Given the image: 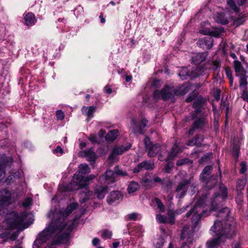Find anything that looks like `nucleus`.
<instances>
[{
	"label": "nucleus",
	"mask_w": 248,
	"mask_h": 248,
	"mask_svg": "<svg viewBox=\"0 0 248 248\" xmlns=\"http://www.w3.org/2000/svg\"><path fill=\"white\" fill-rule=\"evenodd\" d=\"M200 32L204 35H208L209 36L204 37L205 48L210 49L213 45V39L212 36L219 37L224 32L223 29L222 27L215 28L214 30L211 31L209 29L201 30Z\"/></svg>",
	"instance_id": "0eeeda50"
},
{
	"label": "nucleus",
	"mask_w": 248,
	"mask_h": 248,
	"mask_svg": "<svg viewBox=\"0 0 248 248\" xmlns=\"http://www.w3.org/2000/svg\"><path fill=\"white\" fill-rule=\"evenodd\" d=\"M152 180H153V187L155 186V183H160L161 184H163V180L158 177H156V176H155L154 175H153V177H152Z\"/></svg>",
	"instance_id": "603ef678"
},
{
	"label": "nucleus",
	"mask_w": 248,
	"mask_h": 248,
	"mask_svg": "<svg viewBox=\"0 0 248 248\" xmlns=\"http://www.w3.org/2000/svg\"><path fill=\"white\" fill-rule=\"evenodd\" d=\"M95 177L96 176L94 174L84 177L79 173H76L71 183V186L73 187L72 189H78L85 187L89 185V182Z\"/></svg>",
	"instance_id": "39448f33"
},
{
	"label": "nucleus",
	"mask_w": 248,
	"mask_h": 248,
	"mask_svg": "<svg viewBox=\"0 0 248 248\" xmlns=\"http://www.w3.org/2000/svg\"><path fill=\"white\" fill-rule=\"evenodd\" d=\"M212 169V168L210 166L205 167L200 175L201 179L203 181L205 180L206 179V177L205 175H208L210 173Z\"/></svg>",
	"instance_id": "4c0bfd02"
},
{
	"label": "nucleus",
	"mask_w": 248,
	"mask_h": 248,
	"mask_svg": "<svg viewBox=\"0 0 248 248\" xmlns=\"http://www.w3.org/2000/svg\"><path fill=\"white\" fill-rule=\"evenodd\" d=\"M79 170L76 173L85 174L90 172V168L87 164H82L79 166Z\"/></svg>",
	"instance_id": "c9c22d12"
},
{
	"label": "nucleus",
	"mask_w": 248,
	"mask_h": 248,
	"mask_svg": "<svg viewBox=\"0 0 248 248\" xmlns=\"http://www.w3.org/2000/svg\"><path fill=\"white\" fill-rule=\"evenodd\" d=\"M228 225V227L225 225L223 228V224L220 221L214 222L210 230L215 233L216 237L207 242V248H217L220 243L224 242L226 239L232 236L231 224H229Z\"/></svg>",
	"instance_id": "f03ea898"
},
{
	"label": "nucleus",
	"mask_w": 248,
	"mask_h": 248,
	"mask_svg": "<svg viewBox=\"0 0 248 248\" xmlns=\"http://www.w3.org/2000/svg\"><path fill=\"white\" fill-rule=\"evenodd\" d=\"M139 188V185L138 183L131 182L129 183L128 186L127 191L129 193H134Z\"/></svg>",
	"instance_id": "e433bc0d"
},
{
	"label": "nucleus",
	"mask_w": 248,
	"mask_h": 248,
	"mask_svg": "<svg viewBox=\"0 0 248 248\" xmlns=\"http://www.w3.org/2000/svg\"><path fill=\"white\" fill-rule=\"evenodd\" d=\"M97 139V137L94 135H91L90 137H89V140L93 143L98 142Z\"/></svg>",
	"instance_id": "338daca9"
},
{
	"label": "nucleus",
	"mask_w": 248,
	"mask_h": 248,
	"mask_svg": "<svg viewBox=\"0 0 248 248\" xmlns=\"http://www.w3.org/2000/svg\"><path fill=\"white\" fill-rule=\"evenodd\" d=\"M203 140V138L202 136L201 135H197L195 138L191 140H189L187 143V145L188 146H200L202 145V142Z\"/></svg>",
	"instance_id": "c85d7f7f"
},
{
	"label": "nucleus",
	"mask_w": 248,
	"mask_h": 248,
	"mask_svg": "<svg viewBox=\"0 0 248 248\" xmlns=\"http://www.w3.org/2000/svg\"><path fill=\"white\" fill-rule=\"evenodd\" d=\"M204 42H205V41H204V38L199 39L198 40L197 43L199 45V46H200V47L203 48H205Z\"/></svg>",
	"instance_id": "e2e57ef3"
},
{
	"label": "nucleus",
	"mask_w": 248,
	"mask_h": 248,
	"mask_svg": "<svg viewBox=\"0 0 248 248\" xmlns=\"http://www.w3.org/2000/svg\"><path fill=\"white\" fill-rule=\"evenodd\" d=\"M142 168L145 170H153L154 168V163L151 161H144L141 162Z\"/></svg>",
	"instance_id": "58836bf2"
},
{
	"label": "nucleus",
	"mask_w": 248,
	"mask_h": 248,
	"mask_svg": "<svg viewBox=\"0 0 248 248\" xmlns=\"http://www.w3.org/2000/svg\"><path fill=\"white\" fill-rule=\"evenodd\" d=\"M63 152L62 149L60 146H58L56 149L53 150V153L54 154H58L59 153L60 155H62Z\"/></svg>",
	"instance_id": "bf43d9fd"
},
{
	"label": "nucleus",
	"mask_w": 248,
	"mask_h": 248,
	"mask_svg": "<svg viewBox=\"0 0 248 248\" xmlns=\"http://www.w3.org/2000/svg\"><path fill=\"white\" fill-rule=\"evenodd\" d=\"M220 91L219 90H217V92L215 93V94L214 95V97H215L214 102L215 101H217V102L219 101V100L220 99Z\"/></svg>",
	"instance_id": "0e129e2a"
},
{
	"label": "nucleus",
	"mask_w": 248,
	"mask_h": 248,
	"mask_svg": "<svg viewBox=\"0 0 248 248\" xmlns=\"http://www.w3.org/2000/svg\"><path fill=\"white\" fill-rule=\"evenodd\" d=\"M214 18L217 23L222 24H227L228 23V16H225L224 13L217 12L214 15Z\"/></svg>",
	"instance_id": "412c9836"
},
{
	"label": "nucleus",
	"mask_w": 248,
	"mask_h": 248,
	"mask_svg": "<svg viewBox=\"0 0 248 248\" xmlns=\"http://www.w3.org/2000/svg\"><path fill=\"white\" fill-rule=\"evenodd\" d=\"M194 100L193 106L195 109L194 112L196 113L202 112L204 108H203L204 100L201 96H199L197 93L190 94L186 99V102H190Z\"/></svg>",
	"instance_id": "1a4fd4ad"
},
{
	"label": "nucleus",
	"mask_w": 248,
	"mask_h": 248,
	"mask_svg": "<svg viewBox=\"0 0 248 248\" xmlns=\"http://www.w3.org/2000/svg\"><path fill=\"white\" fill-rule=\"evenodd\" d=\"M142 165H141V162L139 163L137 167H136L134 169H133V172L134 173H137V172H139L141 170V169H142Z\"/></svg>",
	"instance_id": "680f3d73"
},
{
	"label": "nucleus",
	"mask_w": 248,
	"mask_h": 248,
	"mask_svg": "<svg viewBox=\"0 0 248 248\" xmlns=\"http://www.w3.org/2000/svg\"><path fill=\"white\" fill-rule=\"evenodd\" d=\"M212 68L214 70V74L218 75V69L220 67V62L217 61L212 62Z\"/></svg>",
	"instance_id": "a18cd8bd"
},
{
	"label": "nucleus",
	"mask_w": 248,
	"mask_h": 248,
	"mask_svg": "<svg viewBox=\"0 0 248 248\" xmlns=\"http://www.w3.org/2000/svg\"><path fill=\"white\" fill-rule=\"evenodd\" d=\"M108 186H98L95 189V194L99 199H103L108 192Z\"/></svg>",
	"instance_id": "aec40b11"
},
{
	"label": "nucleus",
	"mask_w": 248,
	"mask_h": 248,
	"mask_svg": "<svg viewBox=\"0 0 248 248\" xmlns=\"http://www.w3.org/2000/svg\"><path fill=\"white\" fill-rule=\"evenodd\" d=\"M225 73L227 76V77L230 79V84L232 85V71L231 69L228 67L225 69Z\"/></svg>",
	"instance_id": "3c124183"
},
{
	"label": "nucleus",
	"mask_w": 248,
	"mask_h": 248,
	"mask_svg": "<svg viewBox=\"0 0 248 248\" xmlns=\"http://www.w3.org/2000/svg\"><path fill=\"white\" fill-rule=\"evenodd\" d=\"M231 213V210L228 207H223L220 209H219L217 213L216 217L218 218V219H217L215 221H220L223 224V228L226 225L227 227H228V224H231V232H232V221L228 220V217H229L230 214Z\"/></svg>",
	"instance_id": "9d476101"
},
{
	"label": "nucleus",
	"mask_w": 248,
	"mask_h": 248,
	"mask_svg": "<svg viewBox=\"0 0 248 248\" xmlns=\"http://www.w3.org/2000/svg\"><path fill=\"white\" fill-rule=\"evenodd\" d=\"M78 206L77 203H72L67 206L64 212L62 213V216L66 217L70 214L74 210L76 209Z\"/></svg>",
	"instance_id": "473e14b6"
},
{
	"label": "nucleus",
	"mask_w": 248,
	"mask_h": 248,
	"mask_svg": "<svg viewBox=\"0 0 248 248\" xmlns=\"http://www.w3.org/2000/svg\"><path fill=\"white\" fill-rule=\"evenodd\" d=\"M85 156L87 157L89 161H94L96 159V155L92 149H90L84 151Z\"/></svg>",
	"instance_id": "72a5a7b5"
},
{
	"label": "nucleus",
	"mask_w": 248,
	"mask_h": 248,
	"mask_svg": "<svg viewBox=\"0 0 248 248\" xmlns=\"http://www.w3.org/2000/svg\"><path fill=\"white\" fill-rule=\"evenodd\" d=\"M176 94V89L167 85L161 90H155L154 92L153 96L155 100L161 99L164 101H166L168 99H173Z\"/></svg>",
	"instance_id": "423d86ee"
},
{
	"label": "nucleus",
	"mask_w": 248,
	"mask_h": 248,
	"mask_svg": "<svg viewBox=\"0 0 248 248\" xmlns=\"http://www.w3.org/2000/svg\"><path fill=\"white\" fill-rule=\"evenodd\" d=\"M75 221H66L63 218L53 220L50 224L38 235L33 245V248H38L50 237L52 238L51 246L46 248H55L52 245L65 243L75 226Z\"/></svg>",
	"instance_id": "f257e3e1"
},
{
	"label": "nucleus",
	"mask_w": 248,
	"mask_h": 248,
	"mask_svg": "<svg viewBox=\"0 0 248 248\" xmlns=\"http://www.w3.org/2000/svg\"><path fill=\"white\" fill-rule=\"evenodd\" d=\"M26 214L24 213L18 214L16 212H11L8 214L2 225H0V231L1 230L15 229L23 226Z\"/></svg>",
	"instance_id": "7ed1b4c3"
},
{
	"label": "nucleus",
	"mask_w": 248,
	"mask_h": 248,
	"mask_svg": "<svg viewBox=\"0 0 248 248\" xmlns=\"http://www.w3.org/2000/svg\"><path fill=\"white\" fill-rule=\"evenodd\" d=\"M207 56V53L204 52L196 54L192 58L193 61L195 64H199L204 61Z\"/></svg>",
	"instance_id": "393cba45"
},
{
	"label": "nucleus",
	"mask_w": 248,
	"mask_h": 248,
	"mask_svg": "<svg viewBox=\"0 0 248 248\" xmlns=\"http://www.w3.org/2000/svg\"><path fill=\"white\" fill-rule=\"evenodd\" d=\"M156 219L158 222L160 223H168L169 219L165 216L157 214L156 216Z\"/></svg>",
	"instance_id": "a19ab883"
},
{
	"label": "nucleus",
	"mask_w": 248,
	"mask_h": 248,
	"mask_svg": "<svg viewBox=\"0 0 248 248\" xmlns=\"http://www.w3.org/2000/svg\"><path fill=\"white\" fill-rule=\"evenodd\" d=\"M114 171V173L116 175H117L121 176H125L127 175V173L118 166L115 167Z\"/></svg>",
	"instance_id": "79ce46f5"
},
{
	"label": "nucleus",
	"mask_w": 248,
	"mask_h": 248,
	"mask_svg": "<svg viewBox=\"0 0 248 248\" xmlns=\"http://www.w3.org/2000/svg\"><path fill=\"white\" fill-rule=\"evenodd\" d=\"M247 180L246 179H239L236 183V188L238 190H241L244 189Z\"/></svg>",
	"instance_id": "ea45409f"
},
{
	"label": "nucleus",
	"mask_w": 248,
	"mask_h": 248,
	"mask_svg": "<svg viewBox=\"0 0 248 248\" xmlns=\"http://www.w3.org/2000/svg\"><path fill=\"white\" fill-rule=\"evenodd\" d=\"M25 24L27 26H32L36 22V19L34 14L28 13L24 17Z\"/></svg>",
	"instance_id": "cd10ccee"
},
{
	"label": "nucleus",
	"mask_w": 248,
	"mask_h": 248,
	"mask_svg": "<svg viewBox=\"0 0 248 248\" xmlns=\"http://www.w3.org/2000/svg\"><path fill=\"white\" fill-rule=\"evenodd\" d=\"M18 200V196L4 188L0 190V209L7 208Z\"/></svg>",
	"instance_id": "20e7f679"
},
{
	"label": "nucleus",
	"mask_w": 248,
	"mask_h": 248,
	"mask_svg": "<svg viewBox=\"0 0 248 248\" xmlns=\"http://www.w3.org/2000/svg\"><path fill=\"white\" fill-rule=\"evenodd\" d=\"M193 229L189 226H184L182 231L181 238L183 240L186 238H190L192 233Z\"/></svg>",
	"instance_id": "a878e982"
},
{
	"label": "nucleus",
	"mask_w": 248,
	"mask_h": 248,
	"mask_svg": "<svg viewBox=\"0 0 248 248\" xmlns=\"http://www.w3.org/2000/svg\"><path fill=\"white\" fill-rule=\"evenodd\" d=\"M154 244L156 248H161L163 246L164 241L162 238H159L156 242H154Z\"/></svg>",
	"instance_id": "864d4df0"
},
{
	"label": "nucleus",
	"mask_w": 248,
	"mask_h": 248,
	"mask_svg": "<svg viewBox=\"0 0 248 248\" xmlns=\"http://www.w3.org/2000/svg\"><path fill=\"white\" fill-rule=\"evenodd\" d=\"M95 107L93 106H91L89 107L84 106L82 107V113L88 116V121H89L93 117V113L95 111Z\"/></svg>",
	"instance_id": "b1692460"
},
{
	"label": "nucleus",
	"mask_w": 248,
	"mask_h": 248,
	"mask_svg": "<svg viewBox=\"0 0 248 248\" xmlns=\"http://www.w3.org/2000/svg\"><path fill=\"white\" fill-rule=\"evenodd\" d=\"M205 204V198H201L195 203L194 208L186 214V217H189L192 214V221L196 225L197 224L201 217V213L203 210L202 208Z\"/></svg>",
	"instance_id": "6e6552de"
},
{
	"label": "nucleus",
	"mask_w": 248,
	"mask_h": 248,
	"mask_svg": "<svg viewBox=\"0 0 248 248\" xmlns=\"http://www.w3.org/2000/svg\"><path fill=\"white\" fill-rule=\"evenodd\" d=\"M85 191H83L80 194V201L82 203L86 202L92 193V192L87 189H85Z\"/></svg>",
	"instance_id": "f704fd0d"
},
{
	"label": "nucleus",
	"mask_w": 248,
	"mask_h": 248,
	"mask_svg": "<svg viewBox=\"0 0 248 248\" xmlns=\"http://www.w3.org/2000/svg\"><path fill=\"white\" fill-rule=\"evenodd\" d=\"M213 109L214 114V123H217L220 114L219 112L217 111V108L215 106L214 104H213Z\"/></svg>",
	"instance_id": "09e8293b"
},
{
	"label": "nucleus",
	"mask_w": 248,
	"mask_h": 248,
	"mask_svg": "<svg viewBox=\"0 0 248 248\" xmlns=\"http://www.w3.org/2000/svg\"><path fill=\"white\" fill-rule=\"evenodd\" d=\"M155 201L160 211L161 212H164L165 210L164 206L161 201L158 198H155Z\"/></svg>",
	"instance_id": "49530a36"
},
{
	"label": "nucleus",
	"mask_w": 248,
	"mask_h": 248,
	"mask_svg": "<svg viewBox=\"0 0 248 248\" xmlns=\"http://www.w3.org/2000/svg\"><path fill=\"white\" fill-rule=\"evenodd\" d=\"M118 132L117 129L110 131L105 136L106 140L112 141L115 140L118 135Z\"/></svg>",
	"instance_id": "2f4dec72"
},
{
	"label": "nucleus",
	"mask_w": 248,
	"mask_h": 248,
	"mask_svg": "<svg viewBox=\"0 0 248 248\" xmlns=\"http://www.w3.org/2000/svg\"><path fill=\"white\" fill-rule=\"evenodd\" d=\"M227 189L225 187H220L219 193L215 194L211 201L212 210H217L219 208L220 203L227 197Z\"/></svg>",
	"instance_id": "9b49d317"
},
{
	"label": "nucleus",
	"mask_w": 248,
	"mask_h": 248,
	"mask_svg": "<svg viewBox=\"0 0 248 248\" xmlns=\"http://www.w3.org/2000/svg\"><path fill=\"white\" fill-rule=\"evenodd\" d=\"M99 181L101 182H104L105 184L110 185L115 182L116 174L113 170H108L100 177Z\"/></svg>",
	"instance_id": "2eb2a0df"
},
{
	"label": "nucleus",
	"mask_w": 248,
	"mask_h": 248,
	"mask_svg": "<svg viewBox=\"0 0 248 248\" xmlns=\"http://www.w3.org/2000/svg\"><path fill=\"white\" fill-rule=\"evenodd\" d=\"M247 170V166L246 162L243 161L240 163V172L242 174H244Z\"/></svg>",
	"instance_id": "8fccbe9b"
},
{
	"label": "nucleus",
	"mask_w": 248,
	"mask_h": 248,
	"mask_svg": "<svg viewBox=\"0 0 248 248\" xmlns=\"http://www.w3.org/2000/svg\"><path fill=\"white\" fill-rule=\"evenodd\" d=\"M239 148L238 147H233V158L238 157L239 156Z\"/></svg>",
	"instance_id": "69168bd1"
},
{
	"label": "nucleus",
	"mask_w": 248,
	"mask_h": 248,
	"mask_svg": "<svg viewBox=\"0 0 248 248\" xmlns=\"http://www.w3.org/2000/svg\"><path fill=\"white\" fill-rule=\"evenodd\" d=\"M12 230V229L3 230L4 232L0 233V238L2 239V242H6L9 239L14 241L17 238L18 234L16 232H14L11 234L10 231Z\"/></svg>",
	"instance_id": "a211bd4d"
},
{
	"label": "nucleus",
	"mask_w": 248,
	"mask_h": 248,
	"mask_svg": "<svg viewBox=\"0 0 248 248\" xmlns=\"http://www.w3.org/2000/svg\"><path fill=\"white\" fill-rule=\"evenodd\" d=\"M239 78V86L240 88L243 90L245 91L246 89L248 84L247 77L246 74H243L237 76Z\"/></svg>",
	"instance_id": "7c9ffc66"
},
{
	"label": "nucleus",
	"mask_w": 248,
	"mask_h": 248,
	"mask_svg": "<svg viewBox=\"0 0 248 248\" xmlns=\"http://www.w3.org/2000/svg\"><path fill=\"white\" fill-rule=\"evenodd\" d=\"M189 183V180H184L179 184L176 191L179 198H182L185 195L187 189V186Z\"/></svg>",
	"instance_id": "6ab92c4d"
},
{
	"label": "nucleus",
	"mask_w": 248,
	"mask_h": 248,
	"mask_svg": "<svg viewBox=\"0 0 248 248\" xmlns=\"http://www.w3.org/2000/svg\"><path fill=\"white\" fill-rule=\"evenodd\" d=\"M168 218L169 219L168 223L170 224H173L174 223V213L173 211L170 210H169Z\"/></svg>",
	"instance_id": "37998d69"
},
{
	"label": "nucleus",
	"mask_w": 248,
	"mask_h": 248,
	"mask_svg": "<svg viewBox=\"0 0 248 248\" xmlns=\"http://www.w3.org/2000/svg\"><path fill=\"white\" fill-rule=\"evenodd\" d=\"M148 124V121L143 119L141 120L139 125H137L134 119L131 121L132 131L134 133H139L142 134L144 133V128Z\"/></svg>",
	"instance_id": "dca6fc26"
},
{
	"label": "nucleus",
	"mask_w": 248,
	"mask_h": 248,
	"mask_svg": "<svg viewBox=\"0 0 248 248\" xmlns=\"http://www.w3.org/2000/svg\"><path fill=\"white\" fill-rule=\"evenodd\" d=\"M233 65L236 76L243 74H246V70L240 62L238 61H234L233 62Z\"/></svg>",
	"instance_id": "4be33fe9"
},
{
	"label": "nucleus",
	"mask_w": 248,
	"mask_h": 248,
	"mask_svg": "<svg viewBox=\"0 0 248 248\" xmlns=\"http://www.w3.org/2000/svg\"><path fill=\"white\" fill-rule=\"evenodd\" d=\"M189 161V159L187 158H185L183 159L179 160L177 162L176 164L178 166H181L183 165H184L185 164H186Z\"/></svg>",
	"instance_id": "13d9d810"
},
{
	"label": "nucleus",
	"mask_w": 248,
	"mask_h": 248,
	"mask_svg": "<svg viewBox=\"0 0 248 248\" xmlns=\"http://www.w3.org/2000/svg\"><path fill=\"white\" fill-rule=\"evenodd\" d=\"M144 142L145 147L148 149V155L149 156L154 157L157 155L160 151V146L158 144H152L149 138L145 137Z\"/></svg>",
	"instance_id": "f8f14e48"
},
{
	"label": "nucleus",
	"mask_w": 248,
	"mask_h": 248,
	"mask_svg": "<svg viewBox=\"0 0 248 248\" xmlns=\"http://www.w3.org/2000/svg\"><path fill=\"white\" fill-rule=\"evenodd\" d=\"M179 76L182 80H185L187 78V77L189 76V73L186 69L184 68L180 71Z\"/></svg>",
	"instance_id": "c03bdc74"
},
{
	"label": "nucleus",
	"mask_w": 248,
	"mask_h": 248,
	"mask_svg": "<svg viewBox=\"0 0 248 248\" xmlns=\"http://www.w3.org/2000/svg\"><path fill=\"white\" fill-rule=\"evenodd\" d=\"M180 151V149L178 147V145L175 143L172 147L171 151L169 153L166 160H169L173 159Z\"/></svg>",
	"instance_id": "bb28decb"
},
{
	"label": "nucleus",
	"mask_w": 248,
	"mask_h": 248,
	"mask_svg": "<svg viewBox=\"0 0 248 248\" xmlns=\"http://www.w3.org/2000/svg\"><path fill=\"white\" fill-rule=\"evenodd\" d=\"M203 110L200 113H196L195 112L192 114L193 118H197L193 123L194 128L201 129L204 127L206 124V115Z\"/></svg>",
	"instance_id": "ddd939ff"
},
{
	"label": "nucleus",
	"mask_w": 248,
	"mask_h": 248,
	"mask_svg": "<svg viewBox=\"0 0 248 248\" xmlns=\"http://www.w3.org/2000/svg\"><path fill=\"white\" fill-rule=\"evenodd\" d=\"M123 199V195L119 191H113L110 193L108 196L107 201L109 204L114 202H118Z\"/></svg>",
	"instance_id": "f3484780"
},
{
	"label": "nucleus",
	"mask_w": 248,
	"mask_h": 248,
	"mask_svg": "<svg viewBox=\"0 0 248 248\" xmlns=\"http://www.w3.org/2000/svg\"><path fill=\"white\" fill-rule=\"evenodd\" d=\"M112 234V232L111 231L105 230L102 232L101 236L104 239H107L110 238Z\"/></svg>",
	"instance_id": "de8ad7c7"
},
{
	"label": "nucleus",
	"mask_w": 248,
	"mask_h": 248,
	"mask_svg": "<svg viewBox=\"0 0 248 248\" xmlns=\"http://www.w3.org/2000/svg\"><path fill=\"white\" fill-rule=\"evenodd\" d=\"M244 22V20L242 17L239 18L238 19H234L233 18V25H236V26H238L239 25L242 24Z\"/></svg>",
	"instance_id": "6e6d98bb"
},
{
	"label": "nucleus",
	"mask_w": 248,
	"mask_h": 248,
	"mask_svg": "<svg viewBox=\"0 0 248 248\" xmlns=\"http://www.w3.org/2000/svg\"><path fill=\"white\" fill-rule=\"evenodd\" d=\"M131 145L128 144L126 146H115L113 148L111 153L108 156V160L111 162L115 161L116 156L122 155L124 152L128 151L131 148Z\"/></svg>",
	"instance_id": "4468645a"
},
{
	"label": "nucleus",
	"mask_w": 248,
	"mask_h": 248,
	"mask_svg": "<svg viewBox=\"0 0 248 248\" xmlns=\"http://www.w3.org/2000/svg\"><path fill=\"white\" fill-rule=\"evenodd\" d=\"M56 116L58 119L62 120L64 119V115L61 110H58L56 111Z\"/></svg>",
	"instance_id": "4d7b16f0"
},
{
	"label": "nucleus",
	"mask_w": 248,
	"mask_h": 248,
	"mask_svg": "<svg viewBox=\"0 0 248 248\" xmlns=\"http://www.w3.org/2000/svg\"><path fill=\"white\" fill-rule=\"evenodd\" d=\"M190 88V84L189 83H186L176 89V95H183L188 92Z\"/></svg>",
	"instance_id": "c756f323"
},
{
	"label": "nucleus",
	"mask_w": 248,
	"mask_h": 248,
	"mask_svg": "<svg viewBox=\"0 0 248 248\" xmlns=\"http://www.w3.org/2000/svg\"><path fill=\"white\" fill-rule=\"evenodd\" d=\"M137 217L138 214L135 213L129 214L128 215V219L131 220H135L137 219Z\"/></svg>",
	"instance_id": "052dcab7"
},
{
	"label": "nucleus",
	"mask_w": 248,
	"mask_h": 248,
	"mask_svg": "<svg viewBox=\"0 0 248 248\" xmlns=\"http://www.w3.org/2000/svg\"><path fill=\"white\" fill-rule=\"evenodd\" d=\"M31 199L30 198H27L22 203L24 207H27L31 204Z\"/></svg>",
	"instance_id": "5fc2aeb1"
},
{
	"label": "nucleus",
	"mask_w": 248,
	"mask_h": 248,
	"mask_svg": "<svg viewBox=\"0 0 248 248\" xmlns=\"http://www.w3.org/2000/svg\"><path fill=\"white\" fill-rule=\"evenodd\" d=\"M153 174H146L142 178V184L143 186L149 188L153 187Z\"/></svg>",
	"instance_id": "5701e85b"
},
{
	"label": "nucleus",
	"mask_w": 248,
	"mask_h": 248,
	"mask_svg": "<svg viewBox=\"0 0 248 248\" xmlns=\"http://www.w3.org/2000/svg\"><path fill=\"white\" fill-rule=\"evenodd\" d=\"M104 91L106 93L108 94H110L112 92L111 88L108 85L105 87Z\"/></svg>",
	"instance_id": "774afa93"
}]
</instances>
